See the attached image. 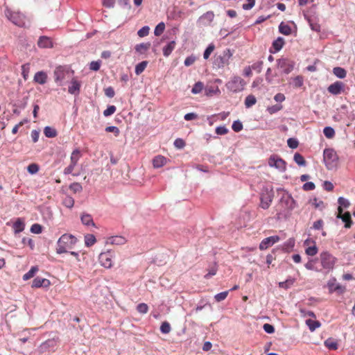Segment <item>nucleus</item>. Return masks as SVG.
<instances>
[{"label":"nucleus","mask_w":355,"mask_h":355,"mask_svg":"<svg viewBox=\"0 0 355 355\" xmlns=\"http://www.w3.org/2000/svg\"><path fill=\"white\" fill-rule=\"evenodd\" d=\"M277 66L284 73H290L294 68V62L287 58H280L277 60Z\"/></svg>","instance_id":"9d476101"},{"label":"nucleus","mask_w":355,"mask_h":355,"mask_svg":"<svg viewBox=\"0 0 355 355\" xmlns=\"http://www.w3.org/2000/svg\"><path fill=\"white\" fill-rule=\"evenodd\" d=\"M228 132V129L225 126H218L216 128V133L218 135H223Z\"/></svg>","instance_id":"0e129e2a"},{"label":"nucleus","mask_w":355,"mask_h":355,"mask_svg":"<svg viewBox=\"0 0 355 355\" xmlns=\"http://www.w3.org/2000/svg\"><path fill=\"white\" fill-rule=\"evenodd\" d=\"M320 262L324 269L328 271L332 270L336 263V258L329 252H322L320 255Z\"/></svg>","instance_id":"0eeeda50"},{"label":"nucleus","mask_w":355,"mask_h":355,"mask_svg":"<svg viewBox=\"0 0 355 355\" xmlns=\"http://www.w3.org/2000/svg\"><path fill=\"white\" fill-rule=\"evenodd\" d=\"M175 46V42L171 41L163 48V55L165 57H168L172 51L174 50Z\"/></svg>","instance_id":"393cba45"},{"label":"nucleus","mask_w":355,"mask_h":355,"mask_svg":"<svg viewBox=\"0 0 355 355\" xmlns=\"http://www.w3.org/2000/svg\"><path fill=\"white\" fill-rule=\"evenodd\" d=\"M24 223L21 218H17V220L13 224V228L15 233H19L24 230Z\"/></svg>","instance_id":"cd10ccee"},{"label":"nucleus","mask_w":355,"mask_h":355,"mask_svg":"<svg viewBox=\"0 0 355 355\" xmlns=\"http://www.w3.org/2000/svg\"><path fill=\"white\" fill-rule=\"evenodd\" d=\"M293 159L295 162L300 166H306V161L304 158V157L300 154L299 153H295L293 157Z\"/></svg>","instance_id":"72a5a7b5"},{"label":"nucleus","mask_w":355,"mask_h":355,"mask_svg":"<svg viewBox=\"0 0 355 355\" xmlns=\"http://www.w3.org/2000/svg\"><path fill=\"white\" fill-rule=\"evenodd\" d=\"M280 202L289 211L294 209L297 207L295 200L288 193L284 194L281 198Z\"/></svg>","instance_id":"9b49d317"},{"label":"nucleus","mask_w":355,"mask_h":355,"mask_svg":"<svg viewBox=\"0 0 355 355\" xmlns=\"http://www.w3.org/2000/svg\"><path fill=\"white\" fill-rule=\"evenodd\" d=\"M263 62L262 61H258L253 64L251 65V67L252 70L256 71L257 73H260L263 68Z\"/></svg>","instance_id":"4d7b16f0"},{"label":"nucleus","mask_w":355,"mask_h":355,"mask_svg":"<svg viewBox=\"0 0 355 355\" xmlns=\"http://www.w3.org/2000/svg\"><path fill=\"white\" fill-rule=\"evenodd\" d=\"M274 198L272 188L263 187L260 193L261 207L263 209L269 208Z\"/></svg>","instance_id":"20e7f679"},{"label":"nucleus","mask_w":355,"mask_h":355,"mask_svg":"<svg viewBox=\"0 0 355 355\" xmlns=\"http://www.w3.org/2000/svg\"><path fill=\"white\" fill-rule=\"evenodd\" d=\"M148 63V61H142L137 64L135 67V73L137 75H140L146 68Z\"/></svg>","instance_id":"f704fd0d"},{"label":"nucleus","mask_w":355,"mask_h":355,"mask_svg":"<svg viewBox=\"0 0 355 355\" xmlns=\"http://www.w3.org/2000/svg\"><path fill=\"white\" fill-rule=\"evenodd\" d=\"M165 29V24H157L155 28L154 33L156 36L160 35Z\"/></svg>","instance_id":"603ef678"},{"label":"nucleus","mask_w":355,"mask_h":355,"mask_svg":"<svg viewBox=\"0 0 355 355\" xmlns=\"http://www.w3.org/2000/svg\"><path fill=\"white\" fill-rule=\"evenodd\" d=\"M245 81L239 76L233 77L226 84V87L228 90L237 93L243 90L245 85Z\"/></svg>","instance_id":"39448f33"},{"label":"nucleus","mask_w":355,"mask_h":355,"mask_svg":"<svg viewBox=\"0 0 355 355\" xmlns=\"http://www.w3.org/2000/svg\"><path fill=\"white\" fill-rule=\"evenodd\" d=\"M268 165L270 167H275L282 172H284L286 169V162L277 155H272L268 159Z\"/></svg>","instance_id":"1a4fd4ad"},{"label":"nucleus","mask_w":355,"mask_h":355,"mask_svg":"<svg viewBox=\"0 0 355 355\" xmlns=\"http://www.w3.org/2000/svg\"><path fill=\"white\" fill-rule=\"evenodd\" d=\"M337 218L342 219V220L345 223V227L346 228H349L351 227L352 224V220L351 219V215L349 212H346L343 214V213H338Z\"/></svg>","instance_id":"4be33fe9"},{"label":"nucleus","mask_w":355,"mask_h":355,"mask_svg":"<svg viewBox=\"0 0 355 355\" xmlns=\"http://www.w3.org/2000/svg\"><path fill=\"white\" fill-rule=\"evenodd\" d=\"M96 240L93 234H87L85 236V243L86 246L90 247L96 243Z\"/></svg>","instance_id":"4c0bfd02"},{"label":"nucleus","mask_w":355,"mask_h":355,"mask_svg":"<svg viewBox=\"0 0 355 355\" xmlns=\"http://www.w3.org/2000/svg\"><path fill=\"white\" fill-rule=\"evenodd\" d=\"M306 324L309 327L311 331H314L317 328L321 326V323L318 320H313L308 319L306 320Z\"/></svg>","instance_id":"c756f323"},{"label":"nucleus","mask_w":355,"mask_h":355,"mask_svg":"<svg viewBox=\"0 0 355 355\" xmlns=\"http://www.w3.org/2000/svg\"><path fill=\"white\" fill-rule=\"evenodd\" d=\"M50 281L45 278H42L40 277H37L33 281L32 287L35 288H47L50 286Z\"/></svg>","instance_id":"dca6fc26"},{"label":"nucleus","mask_w":355,"mask_h":355,"mask_svg":"<svg viewBox=\"0 0 355 355\" xmlns=\"http://www.w3.org/2000/svg\"><path fill=\"white\" fill-rule=\"evenodd\" d=\"M345 84L340 81H336L331 84L327 91L333 95H338L344 91Z\"/></svg>","instance_id":"f8f14e48"},{"label":"nucleus","mask_w":355,"mask_h":355,"mask_svg":"<svg viewBox=\"0 0 355 355\" xmlns=\"http://www.w3.org/2000/svg\"><path fill=\"white\" fill-rule=\"evenodd\" d=\"M174 146L178 148L181 149L184 147L185 142L182 139H176L174 141Z\"/></svg>","instance_id":"774afa93"},{"label":"nucleus","mask_w":355,"mask_h":355,"mask_svg":"<svg viewBox=\"0 0 355 355\" xmlns=\"http://www.w3.org/2000/svg\"><path fill=\"white\" fill-rule=\"evenodd\" d=\"M323 161L328 170L337 167L338 156L333 148H325L323 152Z\"/></svg>","instance_id":"f03ea898"},{"label":"nucleus","mask_w":355,"mask_h":355,"mask_svg":"<svg viewBox=\"0 0 355 355\" xmlns=\"http://www.w3.org/2000/svg\"><path fill=\"white\" fill-rule=\"evenodd\" d=\"M333 73L336 77L339 78H344L347 74L345 69L340 67H334L333 69Z\"/></svg>","instance_id":"473e14b6"},{"label":"nucleus","mask_w":355,"mask_h":355,"mask_svg":"<svg viewBox=\"0 0 355 355\" xmlns=\"http://www.w3.org/2000/svg\"><path fill=\"white\" fill-rule=\"evenodd\" d=\"M217 266L214 263L212 266H211L208 270V273L205 275V279H209L212 276L215 275L217 272Z\"/></svg>","instance_id":"37998d69"},{"label":"nucleus","mask_w":355,"mask_h":355,"mask_svg":"<svg viewBox=\"0 0 355 355\" xmlns=\"http://www.w3.org/2000/svg\"><path fill=\"white\" fill-rule=\"evenodd\" d=\"M338 202L339 204V207L338 208V211L339 214L343 213V210L342 207L347 208L350 205L349 200L345 199L343 197H339L338 199Z\"/></svg>","instance_id":"7c9ffc66"},{"label":"nucleus","mask_w":355,"mask_h":355,"mask_svg":"<svg viewBox=\"0 0 355 355\" xmlns=\"http://www.w3.org/2000/svg\"><path fill=\"white\" fill-rule=\"evenodd\" d=\"M80 157V150L79 149H75L74 150H73V152H72V153L71 155V157H70L71 163L64 170V175H69V174L72 173L75 166L77 165V163H78Z\"/></svg>","instance_id":"6e6552de"},{"label":"nucleus","mask_w":355,"mask_h":355,"mask_svg":"<svg viewBox=\"0 0 355 355\" xmlns=\"http://www.w3.org/2000/svg\"><path fill=\"white\" fill-rule=\"evenodd\" d=\"M215 49V46L213 44H210L207 47V49H205V51H204V53H203V58L204 59L207 60L209 58L211 53L213 52V51Z\"/></svg>","instance_id":"49530a36"},{"label":"nucleus","mask_w":355,"mask_h":355,"mask_svg":"<svg viewBox=\"0 0 355 355\" xmlns=\"http://www.w3.org/2000/svg\"><path fill=\"white\" fill-rule=\"evenodd\" d=\"M287 144L289 148L295 149L298 147L299 141L295 138H289L287 140Z\"/></svg>","instance_id":"8fccbe9b"},{"label":"nucleus","mask_w":355,"mask_h":355,"mask_svg":"<svg viewBox=\"0 0 355 355\" xmlns=\"http://www.w3.org/2000/svg\"><path fill=\"white\" fill-rule=\"evenodd\" d=\"M69 189L73 193H80L83 191V187L78 182H73L69 185Z\"/></svg>","instance_id":"79ce46f5"},{"label":"nucleus","mask_w":355,"mask_h":355,"mask_svg":"<svg viewBox=\"0 0 355 355\" xmlns=\"http://www.w3.org/2000/svg\"><path fill=\"white\" fill-rule=\"evenodd\" d=\"M37 271H38L37 266H33L28 272H26V274L24 275L23 279L28 280V279L32 278L35 275V272Z\"/></svg>","instance_id":"ea45409f"},{"label":"nucleus","mask_w":355,"mask_h":355,"mask_svg":"<svg viewBox=\"0 0 355 355\" xmlns=\"http://www.w3.org/2000/svg\"><path fill=\"white\" fill-rule=\"evenodd\" d=\"M214 17V14L212 12H207L200 17V20L205 21H212Z\"/></svg>","instance_id":"a18cd8bd"},{"label":"nucleus","mask_w":355,"mask_h":355,"mask_svg":"<svg viewBox=\"0 0 355 355\" xmlns=\"http://www.w3.org/2000/svg\"><path fill=\"white\" fill-rule=\"evenodd\" d=\"M335 281L334 282L329 281L328 282V286L330 292L337 291L339 293H343L345 291V287L341 286L340 284H336Z\"/></svg>","instance_id":"6ab92c4d"},{"label":"nucleus","mask_w":355,"mask_h":355,"mask_svg":"<svg viewBox=\"0 0 355 355\" xmlns=\"http://www.w3.org/2000/svg\"><path fill=\"white\" fill-rule=\"evenodd\" d=\"M196 60V57L195 55H191L190 56H188L185 59V60L184 62V64L185 66L189 67V66L192 65L195 62Z\"/></svg>","instance_id":"bf43d9fd"},{"label":"nucleus","mask_w":355,"mask_h":355,"mask_svg":"<svg viewBox=\"0 0 355 355\" xmlns=\"http://www.w3.org/2000/svg\"><path fill=\"white\" fill-rule=\"evenodd\" d=\"M126 242V239L121 236H114L109 237L107 239L106 243L107 244H112V245H123Z\"/></svg>","instance_id":"f3484780"},{"label":"nucleus","mask_w":355,"mask_h":355,"mask_svg":"<svg viewBox=\"0 0 355 355\" xmlns=\"http://www.w3.org/2000/svg\"><path fill=\"white\" fill-rule=\"evenodd\" d=\"M42 227L37 223L33 224L31 227V232L34 234H40L42 232Z\"/></svg>","instance_id":"680f3d73"},{"label":"nucleus","mask_w":355,"mask_h":355,"mask_svg":"<svg viewBox=\"0 0 355 355\" xmlns=\"http://www.w3.org/2000/svg\"><path fill=\"white\" fill-rule=\"evenodd\" d=\"M72 75L73 71L66 66H59L56 67L54 71L55 81L60 85H62V83L70 78Z\"/></svg>","instance_id":"7ed1b4c3"},{"label":"nucleus","mask_w":355,"mask_h":355,"mask_svg":"<svg viewBox=\"0 0 355 355\" xmlns=\"http://www.w3.org/2000/svg\"><path fill=\"white\" fill-rule=\"evenodd\" d=\"M116 111V107L114 105H109L106 110L103 111V115L105 116H109L113 114Z\"/></svg>","instance_id":"6e6d98bb"},{"label":"nucleus","mask_w":355,"mask_h":355,"mask_svg":"<svg viewBox=\"0 0 355 355\" xmlns=\"http://www.w3.org/2000/svg\"><path fill=\"white\" fill-rule=\"evenodd\" d=\"M137 310L140 313H146L148 310V306L145 303H141L137 305Z\"/></svg>","instance_id":"5fc2aeb1"},{"label":"nucleus","mask_w":355,"mask_h":355,"mask_svg":"<svg viewBox=\"0 0 355 355\" xmlns=\"http://www.w3.org/2000/svg\"><path fill=\"white\" fill-rule=\"evenodd\" d=\"M171 325L168 322H164L160 327V331L163 334H168L171 331Z\"/></svg>","instance_id":"09e8293b"},{"label":"nucleus","mask_w":355,"mask_h":355,"mask_svg":"<svg viewBox=\"0 0 355 355\" xmlns=\"http://www.w3.org/2000/svg\"><path fill=\"white\" fill-rule=\"evenodd\" d=\"M324 136L328 139H331L335 135L334 129L330 126H327L323 130Z\"/></svg>","instance_id":"a19ab883"},{"label":"nucleus","mask_w":355,"mask_h":355,"mask_svg":"<svg viewBox=\"0 0 355 355\" xmlns=\"http://www.w3.org/2000/svg\"><path fill=\"white\" fill-rule=\"evenodd\" d=\"M243 127V124L239 120L234 121L232 125V130L236 132H240Z\"/></svg>","instance_id":"de8ad7c7"},{"label":"nucleus","mask_w":355,"mask_h":355,"mask_svg":"<svg viewBox=\"0 0 355 355\" xmlns=\"http://www.w3.org/2000/svg\"><path fill=\"white\" fill-rule=\"evenodd\" d=\"M150 47V44L149 42L147 43H141L137 44L135 47V52L139 55L145 54Z\"/></svg>","instance_id":"412c9836"},{"label":"nucleus","mask_w":355,"mask_h":355,"mask_svg":"<svg viewBox=\"0 0 355 355\" xmlns=\"http://www.w3.org/2000/svg\"><path fill=\"white\" fill-rule=\"evenodd\" d=\"M100 61H92L89 64V69L93 71H98L100 69Z\"/></svg>","instance_id":"338daca9"},{"label":"nucleus","mask_w":355,"mask_h":355,"mask_svg":"<svg viewBox=\"0 0 355 355\" xmlns=\"http://www.w3.org/2000/svg\"><path fill=\"white\" fill-rule=\"evenodd\" d=\"M202 89L203 84L201 82H198L193 85L191 89V92L195 94H198L202 90Z\"/></svg>","instance_id":"3c124183"},{"label":"nucleus","mask_w":355,"mask_h":355,"mask_svg":"<svg viewBox=\"0 0 355 355\" xmlns=\"http://www.w3.org/2000/svg\"><path fill=\"white\" fill-rule=\"evenodd\" d=\"M280 240L279 236H272L267 237L262 240V241L259 244V249L261 250H266L270 246L272 245L275 243L278 242Z\"/></svg>","instance_id":"ddd939ff"},{"label":"nucleus","mask_w":355,"mask_h":355,"mask_svg":"<svg viewBox=\"0 0 355 355\" xmlns=\"http://www.w3.org/2000/svg\"><path fill=\"white\" fill-rule=\"evenodd\" d=\"M284 44V40L283 37H279L272 42V47L275 49V52L279 51Z\"/></svg>","instance_id":"bb28decb"},{"label":"nucleus","mask_w":355,"mask_h":355,"mask_svg":"<svg viewBox=\"0 0 355 355\" xmlns=\"http://www.w3.org/2000/svg\"><path fill=\"white\" fill-rule=\"evenodd\" d=\"M37 45L40 48H51L53 46L51 39L46 36H40L37 41Z\"/></svg>","instance_id":"a211bd4d"},{"label":"nucleus","mask_w":355,"mask_h":355,"mask_svg":"<svg viewBox=\"0 0 355 355\" xmlns=\"http://www.w3.org/2000/svg\"><path fill=\"white\" fill-rule=\"evenodd\" d=\"M257 103V99L255 96L252 94L248 95L245 99V105L246 107L249 108Z\"/></svg>","instance_id":"c9c22d12"},{"label":"nucleus","mask_w":355,"mask_h":355,"mask_svg":"<svg viewBox=\"0 0 355 355\" xmlns=\"http://www.w3.org/2000/svg\"><path fill=\"white\" fill-rule=\"evenodd\" d=\"M324 345L330 349H337L338 348L337 343L331 338L324 341Z\"/></svg>","instance_id":"58836bf2"},{"label":"nucleus","mask_w":355,"mask_h":355,"mask_svg":"<svg viewBox=\"0 0 355 355\" xmlns=\"http://www.w3.org/2000/svg\"><path fill=\"white\" fill-rule=\"evenodd\" d=\"M99 260L105 268H110L112 267V260L110 252L101 253L99 255Z\"/></svg>","instance_id":"2eb2a0df"},{"label":"nucleus","mask_w":355,"mask_h":355,"mask_svg":"<svg viewBox=\"0 0 355 355\" xmlns=\"http://www.w3.org/2000/svg\"><path fill=\"white\" fill-rule=\"evenodd\" d=\"M44 134L48 138H54L57 136V131L53 128L46 126L44 129Z\"/></svg>","instance_id":"2f4dec72"},{"label":"nucleus","mask_w":355,"mask_h":355,"mask_svg":"<svg viewBox=\"0 0 355 355\" xmlns=\"http://www.w3.org/2000/svg\"><path fill=\"white\" fill-rule=\"evenodd\" d=\"M305 252L309 256H314L318 253V248L315 245L311 246L307 248Z\"/></svg>","instance_id":"052dcab7"},{"label":"nucleus","mask_w":355,"mask_h":355,"mask_svg":"<svg viewBox=\"0 0 355 355\" xmlns=\"http://www.w3.org/2000/svg\"><path fill=\"white\" fill-rule=\"evenodd\" d=\"M71 85L69 87L68 92L71 94L77 95L80 92V83L75 80L72 79Z\"/></svg>","instance_id":"aec40b11"},{"label":"nucleus","mask_w":355,"mask_h":355,"mask_svg":"<svg viewBox=\"0 0 355 355\" xmlns=\"http://www.w3.org/2000/svg\"><path fill=\"white\" fill-rule=\"evenodd\" d=\"M294 282H295L294 279L289 278V279H287L284 282H279V286L280 288H286H286H289L291 285H293Z\"/></svg>","instance_id":"c03bdc74"},{"label":"nucleus","mask_w":355,"mask_h":355,"mask_svg":"<svg viewBox=\"0 0 355 355\" xmlns=\"http://www.w3.org/2000/svg\"><path fill=\"white\" fill-rule=\"evenodd\" d=\"M150 28L147 26L142 27L139 31L137 34L139 37H143L148 35Z\"/></svg>","instance_id":"13d9d810"},{"label":"nucleus","mask_w":355,"mask_h":355,"mask_svg":"<svg viewBox=\"0 0 355 355\" xmlns=\"http://www.w3.org/2000/svg\"><path fill=\"white\" fill-rule=\"evenodd\" d=\"M76 242L77 239L72 234L62 235L57 242L56 252L58 254L67 252V249H71Z\"/></svg>","instance_id":"f257e3e1"},{"label":"nucleus","mask_w":355,"mask_h":355,"mask_svg":"<svg viewBox=\"0 0 355 355\" xmlns=\"http://www.w3.org/2000/svg\"><path fill=\"white\" fill-rule=\"evenodd\" d=\"M62 204L67 208H72L74 205V200L72 197L67 196L64 198Z\"/></svg>","instance_id":"e433bc0d"},{"label":"nucleus","mask_w":355,"mask_h":355,"mask_svg":"<svg viewBox=\"0 0 355 355\" xmlns=\"http://www.w3.org/2000/svg\"><path fill=\"white\" fill-rule=\"evenodd\" d=\"M232 56V53L230 49H225L223 53L216 56L214 61V66L216 68H223L230 63V59Z\"/></svg>","instance_id":"423d86ee"},{"label":"nucleus","mask_w":355,"mask_h":355,"mask_svg":"<svg viewBox=\"0 0 355 355\" xmlns=\"http://www.w3.org/2000/svg\"><path fill=\"white\" fill-rule=\"evenodd\" d=\"M263 330L268 334H272L275 332V327L268 323H266L263 326Z\"/></svg>","instance_id":"69168bd1"},{"label":"nucleus","mask_w":355,"mask_h":355,"mask_svg":"<svg viewBox=\"0 0 355 355\" xmlns=\"http://www.w3.org/2000/svg\"><path fill=\"white\" fill-rule=\"evenodd\" d=\"M279 31L284 35H289L293 33L292 28L287 24H279Z\"/></svg>","instance_id":"c85d7f7f"},{"label":"nucleus","mask_w":355,"mask_h":355,"mask_svg":"<svg viewBox=\"0 0 355 355\" xmlns=\"http://www.w3.org/2000/svg\"><path fill=\"white\" fill-rule=\"evenodd\" d=\"M228 293L229 291H223L219 293L214 296V299L216 300V302H221L227 297Z\"/></svg>","instance_id":"864d4df0"},{"label":"nucleus","mask_w":355,"mask_h":355,"mask_svg":"<svg viewBox=\"0 0 355 355\" xmlns=\"http://www.w3.org/2000/svg\"><path fill=\"white\" fill-rule=\"evenodd\" d=\"M27 169L31 174H35L39 171V166L36 164H31L28 165Z\"/></svg>","instance_id":"e2e57ef3"},{"label":"nucleus","mask_w":355,"mask_h":355,"mask_svg":"<svg viewBox=\"0 0 355 355\" xmlns=\"http://www.w3.org/2000/svg\"><path fill=\"white\" fill-rule=\"evenodd\" d=\"M81 222L85 225H92L95 226V223L93 221L92 217L90 214H83L80 217Z\"/></svg>","instance_id":"a878e982"},{"label":"nucleus","mask_w":355,"mask_h":355,"mask_svg":"<svg viewBox=\"0 0 355 355\" xmlns=\"http://www.w3.org/2000/svg\"><path fill=\"white\" fill-rule=\"evenodd\" d=\"M58 343V338H52L42 343L40 346V352H44L47 350H53Z\"/></svg>","instance_id":"4468645a"},{"label":"nucleus","mask_w":355,"mask_h":355,"mask_svg":"<svg viewBox=\"0 0 355 355\" xmlns=\"http://www.w3.org/2000/svg\"><path fill=\"white\" fill-rule=\"evenodd\" d=\"M47 75L45 72L41 71L37 72L34 76V81L40 84L44 85L46 83Z\"/></svg>","instance_id":"5701e85b"},{"label":"nucleus","mask_w":355,"mask_h":355,"mask_svg":"<svg viewBox=\"0 0 355 355\" xmlns=\"http://www.w3.org/2000/svg\"><path fill=\"white\" fill-rule=\"evenodd\" d=\"M166 158L162 155L156 156L153 159V164L155 168H160L166 164Z\"/></svg>","instance_id":"b1692460"}]
</instances>
